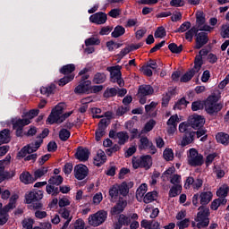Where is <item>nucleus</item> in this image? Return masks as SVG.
<instances>
[{"mask_svg":"<svg viewBox=\"0 0 229 229\" xmlns=\"http://www.w3.org/2000/svg\"><path fill=\"white\" fill-rule=\"evenodd\" d=\"M214 194L212 191H202L199 195L200 198V207H199L197 216L195 217V221L197 223V228H208V225H210V208L205 207L208 205L212 201Z\"/></svg>","mask_w":229,"mask_h":229,"instance_id":"f257e3e1","label":"nucleus"},{"mask_svg":"<svg viewBox=\"0 0 229 229\" xmlns=\"http://www.w3.org/2000/svg\"><path fill=\"white\" fill-rule=\"evenodd\" d=\"M219 101V96L216 93L209 95L205 101L197 100L191 103L192 112H198V110H203L205 108L208 115H214L223 110V104L217 103Z\"/></svg>","mask_w":229,"mask_h":229,"instance_id":"f03ea898","label":"nucleus"},{"mask_svg":"<svg viewBox=\"0 0 229 229\" xmlns=\"http://www.w3.org/2000/svg\"><path fill=\"white\" fill-rule=\"evenodd\" d=\"M64 108H65V104L59 103L56 105L48 115L47 124H61L65 119L72 115V111L64 114Z\"/></svg>","mask_w":229,"mask_h":229,"instance_id":"7ed1b4c3","label":"nucleus"},{"mask_svg":"<svg viewBox=\"0 0 229 229\" xmlns=\"http://www.w3.org/2000/svg\"><path fill=\"white\" fill-rule=\"evenodd\" d=\"M44 198V191L32 190L25 194V203L27 205H33L34 210H40L44 204L40 200Z\"/></svg>","mask_w":229,"mask_h":229,"instance_id":"20e7f679","label":"nucleus"},{"mask_svg":"<svg viewBox=\"0 0 229 229\" xmlns=\"http://www.w3.org/2000/svg\"><path fill=\"white\" fill-rule=\"evenodd\" d=\"M179 131L181 133H184L181 141L182 148H185V146H189V144H192V142H194L196 132L191 129V125H189V123H186L185 122L181 123L179 124Z\"/></svg>","mask_w":229,"mask_h":229,"instance_id":"39448f33","label":"nucleus"},{"mask_svg":"<svg viewBox=\"0 0 229 229\" xmlns=\"http://www.w3.org/2000/svg\"><path fill=\"white\" fill-rule=\"evenodd\" d=\"M153 165V157L149 155L141 156L140 158L133 157H132V167L133 169H151Z\"/></svg>","mask_w":229,"mask_h":229,"instance_id":"423d86ee","label":"nucleus"},{"mask_svg":"<svg viewBox=\"0 0 229 229\" xmlns=\"http://www.w3.org/2000/svg\"><path fill=\"white\" fill-rule=\"evenodd\" d=\"M205 164L203 155H201L196 148H190L188 155V165L191 167H201Z\"/></svg>","mask_w":229,"mask_h":229,"instance_id":"0eeeda50","label":"nucleus"},{"mask_svg":"<svg viewBox=\"0 0 229 229\" xmlns=\"http://www.w3.org/2000/svg\"><path fill=\"white\" fill-rule=\"evenodd\" d=\"M108 217V212L105 210H99L97 213L89 216V223L91 226H99L106 221Z\"/></svg>","mask_w":229,"mask_h":229,"instance_id":"6e6552de","label":"nucleus"},{"mask_svg":"<svg viewBox=\"0 0 229 229\" xmlns=\"http://www.w3.org/2000/svg\"><path fill=\"white\" fill-rule=\"evenodd\" d=\"M137 219H139V215H137V213H133L130 216L120 214L118 216V222L114 225V229H121L123 226H130V225H131V221H137Z\"/></svg>","mask_w":229,"mask_h":229,"instance_id":"1a4fd4ad","label":"nucleus"},{"mask_svg":"<svg viewBox=\"0 0 229 229\" xmlns=\"http://www.w3.org/2000/svg\"><path fill=\"white\" fill-rule=\"evenodd\" d=\"M186 124H189L190 130H199L203 128L205 124V118L199 114H193L189 116L188 122H184Z\"/></svg>","mask_w":229,"mask_h":229,"instance_id":"9d476101","label":"nucleus"},{"mask_svg":"<svg viewBox=\"0 0 229 229\" xmlns=\"http://www.w3.org/2000/svg\"><path fill=\"white\" fill-rule=\"evenodd\" d=\"M74 176L77 180H85L89 176V167L83 164L75 165Z\"/></svg>","mask_w":229,"mask_h":229,"instance_id":"9b49d317","label":"nucleus"},{"mask_svg":"<svg viewBox=\"0 0 229 229\" xmlns=\"http://www.w3.org/2000/svg\"><path fill=\"white\" fill-rule=\"evenodd\" d=\"M107 121L106 119L103 118L99 121L98 123V128L97 129L96 132H95V139L97 140V142H99V140H101L102 137H105L106 131V128L108 127V123H106Z\"/></svg>","mask_w":229,"mask_h":229,"instance_id":"f8f14e48","label":"nucleus"},{"mask_svg":"<svg viewBox=\"0 0 229 229\" xmlns=\"http://www.w3.org/2000/svg\"><path fill=\"white\" fill-rule=\"evenodd\" d=\"M108 21V16L106 13L98 12L96 13L89 17V21H91L93 24H105Z\"/></svg>","mask_w":229,"mask_h":229,"instance_id":"ddd939ff","label":"nucleus"},{"mask_svg":"<svg viewBox=\"0 0 229 229\" xmlns=\"http://www.w3.org/2000/svg\"><path fill=\"white\" fill-rule=\"evenodd\" d=\"M128 202L123 199H120L116 205H114L110 211L111 216H121L123 212H124V208H126Z\"/></svg>","mask_w":229,"mask_h":229,"instance_id":"4468645a","label":"nucleus"},{"mask_svg":"<svg viewBox=\"0 0 229 229\" xmlns=\"http://www.w3.org/2000/svg\"><path fill=\"white\" fill-rule=\"evenodd\" d=\"M90 85H92L90 81H81L74 89L75 94H90Z\"/></svg>","mask_w":229,"mask_h":229,"instance_id":"2eb2a0df","label":"nucleus"},{"mask_svg":"<svg viewBox=\"0 0 229 229\" xmlns=\"http://www.w3.org/2000/svg\"><path fill=\"white\" fill-rule=\"evenodd\" d=\"M195 42H196V45L194 47V49H201L203 46H206V44H208V34L207 32L198 33L195 38Z\"/></svg>","mask_w":229,"mask_h":229,"instance_id":"dca6fc26","label":"nucleus"},{"mask_svg":"<svg viewBox=\"0 0 229 229\" xmlns=\"http://www.w3.org/2000/svg\"><path fill=\"white\" fill-rule=\"evenodd\" d=\"M89 157H90V151L87 148L79 147L77 148V151L75 153V158L80 160V162H87L89 160Z\"/></svg>","mask_w":229,"mask_h":229,"instance_id":"f3484780","label":"nucleus"},{"mask_svg":"<svg viewBox=\"0 0 229 229\" xmlns=\"http://www.w3.org/2000/svg\"><path fill=\"white\" fill-rule=\"evenodd\" d=\"M11 123L13 124V130H17V129L24 130V126H28V124H30V123L31 122L28 118H23V119L13 118L11 120Z\"/></svg>","mask_w":229,"mask_h":229,"instance_id":"a211bd4d","label":"nucleus"},{"mask_svg":"<svg viewBox=\"0 0 229 229\" xmlns=\"http://www.w3.org/2000/svg\"><path fill=\"white\" fill-rule=\"evenodd\" d=\"M155 89L153 86L148 84H142L139 86L138 94L139 96H153Z\"/></svg>","mask_w":229,"mask_h":229,"instance_id":"6ab92c4d","label":"nucleus"},{"mask_svg":"<svg viewBox=\"0 0 229 229\" xmlns=\"http://www.w3.org/2000/svg\"><path fill=\"white\" fill-rule=\"evenodd\" d=\"M105 162H106V154H105V151L102 149H99L97 153V156L94 157L93 164L97 167H101Z\"/></svg>","mask_w":229,"mask_h":229,"instance_id":"aec40b11","label":"nucleus"},{"mask_svg":"<svg viewBox=\"0 0 229 229\" xmlns=\"http://www.w3.org/2000/svg\"><path fill=\"white\" fill-rule=\"evenodd\" d=\"M121 69H123L121 65L107 67L106 71L110 72V79L115 80L117 78H121V76H123V73L121 72Z\"/></svg>","mask_w":229,"mask_h":229,"instance_id":"412c9836","label":"nucleus"},{"mask_svg":"<svg viewBox=\"0 0 229 229\" xmlns=\"http://www.w3.org/2000/svg\"><path fill=\"white\" fill-rule=\"evenodd\" d=\"M20 182L25 185H30V183H34L35 178L30 172L24 171L20 174Z\"/></svg>","mask_w":229,"mask_h":229,"instance_id":"4be33fe9","label":"nucleus"},{"mask_svg":"<svg viewBox=\"0 0 229 229\" xmlns=\"http://www.w3.org/2000/svg\"><path fill=\"white\" fill-rule=\"evenodd\" d=\"M216 140L218 144L223 146H228L229 144V134L226 132H217L216 135Z\"/></svg>","mask_w":229,"mask_h":229,"instance_id":"5701e85b","label":"nucleus"},{"mask_svg":"<svg viewBox=\"0 0 229 229\" xmlns=\"http://www.w3.org/2000/svg\"><path fill=\"white\" fill-rule=\"evenodd\" d=\"M106 81V74L105 72H97L94 74L92 83L95 85H101Z\"/></svg>","mask_w":229,"mask_h":229,"instance_id":"b1692460","label":"nucleus"},{"mask_svg":"<svg viewBox=\"0 0 229 229\" xmlns=\"http://www.w3.org/2000/svg\"><path fill=\"white\" fill-rule=\"evenodd\" d=\"M56 89V85L55 83H51L48 86L41 87L40 88V93L43 96H51V94H55V90Z\"/></svg>","mask_w":229,"mask_h":229,"instance_id":"393cba45","label":"nucleus"},{"mask_svg":"<svg viewBox=\"0 0 229 229\" xmlns=\"http://www.w3.org/2000/svg\"><path fill=\"white\" fill-rule=\"evenodd\" d=\"M116 138L119 140L118 144L119 146H124L126 142L130 140V136L128 132L122 131L116 133Z\"/></svg>","mask_w":229,"mask_h":229,"instance_id":"a878e982","label":"nucleus"},{"mask_svg":"<svg viewBox=\"0 0 229 229\" xmlns=\"http://www.w3.org/2000/svg\"><path fill=\"white\" fill-rule=\"evenodd\" d=\"M146 192H148V184L142 183L136 191V199L138 201H142V199L144 198V194H146Z\"/></svg>","mask_w":229,"mask_h":229,"instance_id":"bb28decb","label":"nucleus"},{"mask_svg":"<svg viewBox=\"0 0 229 229\" xmlns=\"http://www.w3.org/2000/svg\"><path fill=\"white\" fill-rule=\"evenodd\" d=\"M74 71H76V65H74V64H65L59 70L60 73L64 74V76L72 74Z\"/></svg>","mask_w":229,"mask_h":229,"instance_id":"cd10ccee","label":"nucleus"},{"mask_svg":"<svg viewBox=\"0 0 229 229\" xmlns=\"http://www.w3.org/2000/svg\"><path fill=\"white\" fill-rule=\"evenodd\" d=\"M176 93V90L174 89L168 90V92L165 93V95L163 96L162 98V106L163 107H166L169 105V101H171V98H173V96H174V94Z\"/></svg>","mask_w":229,"mask_h":229,"instance_id":"c85d7f7f","label":"nucleus"},{"mask_svg":"<svg viewBox=\"0 0 229 229\" xmlns=\"http://www.w3.org/2000/svg\"><path fill=\"white\" fill-rule=\"evenodd\" d=\"M196 72L194 69H191L190 71L186 72L180 79L181 83H187L194 78V74H196Z\"/></svg>","mask_w":229,"mask_h":229,"instance_id":"c756f323","label":"nucleus"},{"mask_svg":"<svg viewBox=\"0 0 229 229\" xmlns=\"http://www.w3.org/2000/svg\"><path fill=\"white\" fill-rule=\"evenodd\" d=\"M124 33H126V29L122 25H118L114 27V31L111 33V37H113V38H119V37H123Z\"/></svg>","mask_w":229,"mask_h":229,"instance_id":"7c9ffc66","label":"nucleus"},{"mask_svg":"<svg viewBox=\"0 0 229 229\" xmlns=\"http://www.w3.org/2000/svg\"><path fill=\"white\" fill-rule=\"evenodd\" d=\"M62 183H64V177H62V175H54L49 178L47 185H55L58 187V185H62Z\"/></svg>","mask_w":229,"mask_h":229,"instance_id":"2f4dec72","label":"nucleus"},{"mask_svg":"<svg viewBox=\"0 0 229 229\" xmlns=\"http://www.w3.org/2000/svg\"><path fill=\"white\" fill-rule=\"evenodd\" d=\"M152 141H149L148 137L142 136L140 140V145H139V149L140 151H143L144 149H148L149 146L151 145Z\"/></svg>","mask_w":229,"mask_h":229,"instance_id":"473e14b6","label":"nucleus"},{"mask_svg":"<svg viewBox=\"0 0 229 229\" xmlns=\"http://www.w3.org/2000/svg\"><path fill=\"white\" fill-rule=\"evenodd\" d=\"M157 196H158V192H157L156 191H149L143 197V202L146 203V205H148V203H152V201H155Z\"/></svg>","mask_w":229,"mask_h":229,"instance_id":"72a5a7b5","label":"nucleus"},{"mask_svg":"<svg viewBox=\"0 0 229 229\" xmlns=\"http://www.w3.org/2000/svg\"><path fill=\"white\" fill-rule=\"evenodd\" d=\"M168 49L174 55H180L183 51V45H176V43H171L168 45Z\"/></svg>","mask_w":229,"mask_h":229,"instance_id":"f704fd0d","label":"nucleus"},{"mask_svg":"<svg viewBox=\"0 0 229 229\" xmlns=\"http://www.w3.org/2000/svg\"><path fill=\"white\" fill-rule=\"evenodd\" d=\"M15 176V170H12L11 172L4 171L0 174V183H3L4 180H12Z\"/></svg>","mask_w":229,"mask_h":229,"instance_id":"c9c22d12","label":"nucleus"},{"mask_svg":"<svg viewBox=\"0 0 229 229\" xmlns=\"http://www.w3.org/2000/svg\"><path fill=\"white\" fill-rule=\"evenodd\" d=\"M49 171V167L42 166L41 168L36 170L34 172V180L37 182L38 178H42L45 174H47V172Z\"/></svg>","mask_w":229,"mask_h":229,"instance_id":"e433bc0d","label":"nucleus"},{"mask_svg":"<svg viewBox=\"0 0 229 229\" xmlns=\"http://www.w3.org/2000/svg\"><path fill=\"white\" fill-rule=\"evenodd\" d=\"M0 141L4 142V144L10 142V130L4 129L0 131Z\"/></svg>","mask_w":229,"mask_h":229,"instance_id":"4c0bfd02","label":"nucleus"},{"mask_svg":"<svg viewBox=\"0 0 229 229\" xmlns=\"http://www.w3.org/2000/svg\"><path fill=\"white\" fill-rule=\"evenodd\" d=\"M189 101L185 99V97L179 99L174 106V110H182V108H187V104Z\"/></svg>","mask_w":229,"mask_h":229,"instance_id":"58836bf2","label":"nucleus"},{"mask_svg":"<svg viewBox=\"0 0 229 229\" xmlns=\"http://www.w3.org/2000/svg\"><path fill=\"white\" fill-rule=\"evenodd\" d=\"M203 65V57L199 55H197L194 59V70L196 72H199L201 71V67Z\"/></svg>","mask_w":229,"mask_h":229,"instance_id":"ea45409f","label":"nucleus"},{"mask_svg":"<svg viewBox=\"0 0 229 229\" xmlns=\"http://www.w3.org/2000/svg\"><path fill=\"white\" fill-rule=\"evenodd\" d=\"M72 80H74V74L64 76L58 81V85L59 87H65V85H67V83H71Z\"/></svg>","mask_w":229,"mask_h":229,"instance_id":"a19ab883","label":"nucleus"},{"mask_svg":"<svg viewBox=\"0 0 229 229\" xmlns=\"http://www.w3.org/2000/svg\"><path fill=\"white\" fill-rule=\"evenodd\" d=\"M115 96H117V89L115 88H106L103 94L106 99H108V98H115Z\"/></svg>","mask_w":229,"mask_h":229,"instance_id":"79ce46f5","label":"nucleus"},{"mask_svg":"<svg viewBox=\"0 0 229 229\" xmlns=\"http://www.w3.org/2000/svg\"><path fill=\"white\" fill-rule=\"evenodd\" d=\"M182 192V185H174L169 191V198H176Z\"/></svg>","mask_w":229,"mask_h":229,"instance_id":"37998d69","label":"nucleus"},{"mask_svg":"<svg viewBox=\"0 0 229 229\" xmlns=\"http://www.w3.org/2000/svg\"><path fill=\"white\" fill-rule=\"evenodd\" d=\"M71 137V131L67 129H61L59 131V139L63 142H65L69 140V138Z\"/></svg>","mask_w":229,"mask_h":229,"instance_id":"c03bdc74","label":"nucleus"},{"mask_svg":"<svg viewBox=\"0 0 229 229\" xmlns=\"http://www.w3.org/2000/svg\"><path fill=\"white\" fill-rule=\"evenodd\" d=\"M118 191L122 196H128V193L130 192L128 183H126V182H122L120 185H118Z\"/></svg>","mask_w":229,"mask_h":229,"instance_id":"a18cd8bd","label":"nucleus"},{"mask_svg":"<svg viewBox=\"0 0 229 229\" xmlns=\"http://www.w3.org/2000/svg\"><path fill=\"white\" fill-rule=\"evenodd\" d=\"M46 191L47 194H51L52 196H58L60 194V187H55L54 185H47Z\"/></svg>","mask_w":229,"mask_h":229,"instance_id":"49530a36","label":"nucleus"},{"mask_svg":"<svg viewBox=\"0 0 229 229\" xmlns=\"http://www.w3.org/2000/svg\"><path fill=\"white\" fill-rule=\"evenodd\" d=\"M101 44V39L98 38L91 37L85 40V46L89 47V46H99Z\"/></svg>","mask_w":229,"mask_h":229,"instance_id":"de8ad7c7","label":"nucleus"},{"mask_svg":"<svg viewBox=\"0 0 229 229\" xmlns=\"http://www.w3.org/2000/svg\"><path fill=\"white\" fill-rule=\"evenodd\" d=\"M109 196L112 198V199H117V198H119V186L118 185H113L109 189Z\"/></svg>","mask_w":229,"mask_h":229,"instance_id":"09e8293b","label":"nucleus"},{"mask_svg":"<svg viewBox=\"0 0 229 229\" xmlns=\"http://www.w3.org/2000/svg\"><path fill=\"white\" fill-rule=\"evenodd\" d=\"M163 157L166 162H171L174 158V153L172 148H165L163 152Z\"/></svg>","mask_w":229,"mask_h":229,"instance_id":"8fccbe9b","label":"nucleus"},{"mask_svg":"<svg viewBox=\"0 0 229 229\" xmlns=\"http://www.w3.org/2000/svg\"><path fill=\"white\" fill-rule=\"evenodd\" d=\"M156 125H157V122L155 120H153V119H150L148 122H147L145 123L143 131L146 133H148V131H151L155 128Z\"/></svg>","mask_w":229,"mask_h":229,"instance_id":"3c124183","label":"nucleus"},{"mask_svg":"<svg viewBox=\"0 0 229 229\" xmlns=\"http://www.w3.org/2000/svg\"><path fill=\"white\" fill-rule=\"evenodd\" d=\"M165 35H167V32H165V28L162 26L158 27L154 33L155 38H164Z\"/></svg>","mask_w":229,"mask_h":229,"instance_id":"603ef678","label":"nucleus"},{"mask_svg":"<svg viewBox=\"0 0 229 229\" xmlns=\"http://www.w3.org/2000/svg\"><path fill=\"white\" fill-rule=\"evenodd\" d=\"M228 191H229L228 186L220 187L216 191V196L218 198H226V196H228Z\"/></svg>","mask_w":229,"mask_h":229,"instance_id":"864d4df0","label":"nucleus"},{"mask_svg":"<svg viewBox=\"0 0 229 229\" xmlns=\"http://www.w3.org/2000/svg\"><path fill=\"white\" fill-rule=\"evenodd\" d=\"M191 29V21H184L180 28L174 30V33H185L187 30Z\"/></svg>","mask_w":229,"mask_h":229,"instance_id":"5fc2aeb1","label":"nucleus"},{"mask_svg":"<svg viewBox=\"0 0 229 229\" xmlns=\"http://www.w3.org/2000/svg\"><path fill=\"white\" fill-rule=\"evenodd\" d=\"M1 207H3L2 204L0 205V216L8 217V210L12 208V203H8V205L3 208H1Z\"/></svg>","mask_w":229,"mask_h":229,"instance_id":"6e6d98bb","label":"nucleus"},{"mask_svg":"<svg viewBox=\"0 0 229 229\" xmlns=\"http://www.w3.org/2000/svg\"><path fill=\"white\" fill-rule=\"evenodd\" d=\"M29 152V147L24 146L21 148V149L17 153L18 160H21V158H26V155H28Z\"/></svg>","mask_w":229,"mask_h":229,"instance_id":"4d7b16f0","label":"nucleus"},{"mask_svg":"<svg viewBox=\"0 0 229 229\" xmlns=\"http://www.w3.org/2000/svg\"><path fill=\"white\" fill-rule=\"evenodd\" d=\"M121 149V146L119 144H114L112 148H107L106 153L108 157H112V154L117 153Z\"/></svg>","mask_w":229,"mask_h":229,"instance_id":"13d9d810","label":"nucleus"},{"mask_svg":"<svg viewBox=\"0 0 229 229\" xmlns=\"http://www.w3.org/2000/svg\"><path fill=\"white\" fill-rule=\"evenodd\" d=\"M127 112H130V108H128L127 106H120L117 108L116 110V116L117 117H123V115H124V114H126Z\"/></svg>","mask_w":229,"mask_h":229,"instance_id":"bf43d9fd","label":"nucleus"},{"mask_svg":"<svg viewBox=\"0 0 229 229\" xmlns=\"http://www.w3.org/2000/svg\"><path fill=\"white\" fill-rule=\"evenodd\" d=\"M190 223H191V219L190 218H184L183 220H182L179 223H177V226L179 227V229L189 228V224Z\"/></svg>","mask_w":229,"mask_h":229,"instance_id":"052dcab7","label":"nucleus"},{"mask_svg":"<svg viewBox=\"0 0 229 229\" xmlns=\"http://www.w3.org/2000/svg\"><path fill=\"white\" fill-rule=\"evenodd\" d=\"M59 214L61 215V216L63 217V219H71V217H69V216H71V211L69 209H67L66 208H63L61 209H59Z\"/></svg>","mask_w":229,"mask_h":229,"instance_id":"680f3d73","label":"nucleus"},{"mask_svg":"<svg viewBox=\"0 0 229 229\" xmlns=\"http://www.w3.org/2000/svg\"><path fill=\"white\" fill-rule=\"evenodd\" d=\"M196 22H197L198 28H201V26L205 24V15L203 14V13L197 14Z\"/></svg>","mask_w":229,"mask_h":229,"instance_id":"e2e57ef3","label":"nucleus"},{"mask_svg":"<svg viewBox=\"0 0 229 229\" xmlns=\"http://www.w3.org/2000/svg\"><path fill=\"white\" fill-rule=\"evenodd\" d=\"M217 157V153H212L207 156L206 157V165L207 167H208V165H210V164H212V162H214L215 158Z\"/></svg>","mask_w":229,"mask_h":229,"instance_id":"0e129e2a","label":"nucleus"},{"mask_svg":"<svg viewBox=\"0 0 229 229\" xmlns=\"http://www.w3.org/2000/svg\"><path fill=\"white\" fill-rule=\"evenodd\" d=\"M129 131L131 134V138H130L131 140H134V139H140V133H139L138 129H136V128L130 129Z\"/></svg>","mask_w":229,"mask_h":229,"instance_id":"69168bd1","label":"nucleus"},{"mask_svg":"<svg viewBox=\"0 0 229 229\" xmlns=\"http://www.w3.org/2000/svg\"><path fill=\"white\" fill-rule=\"evenodd\" d=\"M140 226H141V228L151 229V226H153V221H148L147 219H143L140 222Z\"/></svg>","mask_w":229,"mask_h":229,"instance_id":"338daca9","label":"nucleus"},{"mask_svg":"<svg viewBox=\"0 0 229 229\" xmlns=\"http://www.w3.org/2000/svg\"><path fill=\"white\" fill-rule=\"evenodd\" d=\"M74 228L75 229H85V221H83V219H81V218L77 219L74 224Z\"/></svg>","mask_w":229,"mask_h":229,"instance_id":"774afa93","label":"nucleus"}]
</instances>
